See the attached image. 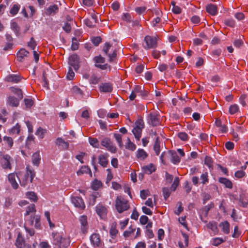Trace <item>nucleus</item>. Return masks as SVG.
I'll return each mask as SVG.
<instances>
[{
    "instance_id": "1",
    "label": "nucleus",
    "mask_w": 248,
    "mask_h": 248,
    "mask_svg": "<svg viewBox=\"0 0 248 248\" xmlns=\"http://www.w3.org/2000/svg\"><path fill=\"white\" fill-rule=\"evenodd\" d=\"M30 175V182L31 183L34 177L35 176V172L34 170H32L30 166H28L26 167V175L25 176L26 180L21 181L20 180L18 176L16 175L15 173H11L8 176V179L9 183L11 184L12 187L16 189L18 187V184H17L16 177V176L17 177L19 181V183L22 186H25L27 183V179L28 178V176Z\"/></svg>"
},
{
    "instance_id": "2",
    "label": "nucleus",
    "mask_w": 248,
    "mask_h": 248,
    "mask_svg": "<svg viewBox=\"0 0 248 248\" xmlns=\"http://www.w3.org/2000/svg\"><path fill=\"white\" fill-rule=\"evenodd\" d=\"M53 241L54 245L58 246L60 248L67 247L70 243V240L68 237L63 236L59 232L52 233Z\"/></svg>"
},
{
    "instance_id": "3",
    "label": "nucleus",
    "mask_w": 248,
    "mask_h": 248,
    "mask_svg": "<svg viewBox=\"0 0 248 248\" xmlns=\"http://www.w3.org/2000/svg\"><path fill=\"white\" fill-rule=\"evenodd\" d=\"M130 208L128 201L121 196L117 197L115 200V208L119 213L128 210Z\"/></svg>"
},
{
    "instance_id": "4",
    "label": "nucleus",
    "mask_w": 248,
    "mask_h": 248,
    "mask_svg": "<svg viewBox=\"0 0 248 248\" xmlns=\"http://www.w3.org/2000/svg\"><path fill=\"white\" fill-rule=\"evenodd\" d=\"M36 213L35 206L34 204H31L28 206L24 215L25 217L26 224L30 225H33V219L32 217L35 215Z\"/></svg>"
},
{
    "instance_id": "5",
    "label": "nucleus",
    "mask_w": 248,
    "mask_h": 248,
    "mask_svg": "<svg viewBox=\"0 0 248 248\" xmlns=\"http://www.w3.org/2000/svg\"><path fill=\"white\" fill-rule=\"evenodd\" d=\"M157 37L146 36L143 43V46L146 49L155 48L157 46Z\"/></svg>"
},
{
    "instance_id": "6",
    "label": "nucleus",
    "mask_w": 248,
    "mask_h": 248,
    "mask_svg": "<svg viewBox=\"0 0 248 248\" xmlns=\"http://www.w3.org/2000/svg\"><path fill=\"white\" fill-rule=\"evenodd\" d=\"M105 53L107 55L110 62H113L116 57V49L109 43H106L103 49Z\"/></svg>"
},
{
    "instance_id": "7",
    "label": "nucleus",
    "mask_w": 248,
    "mask_h": 248,
    "mask_svg": "<svg viewBox=\"0 0 248 248\" xmlns=\"http://www.w3.org/2000/svg\"><path fill=\"white\" fill-rule=\"evenodd\" d=\"M101 144L102 146L105 147L111 153H115L116 152L117 148L116 146L113 144L109 138H103L101 141Z\"/></svg>"
},
{
    "instance_id": "8",
    "label": "nucleus",
    "mask_w": 248,
    "mask_h": 248,
    "mask_svg": "<svg viewBox=\"0 0 248 248\" xmlns=\"http://www.w3.org/2000/svg\"><path fill=\"white\" fill-rule=\"evenodd\" d=\"M12 158L8 155H4L0 159V165L2 168L5 170H11L12 169L11 162Z\"/></svg>"
},
{
    "instance_id": "9",
    "label": "nucleus",
    "mask_w": 248,
    "mask_h": 248,
    "mask_svg": "<svg viewBox=\"0 0 248 248\" xmlns=\"http://www.w3.org/2000/svg\"><path fill=\"white\" fill-rule=\"evenodd\" d=\"M96 214L99 216L101 219H105L107 217L108 213L107 208L102 204H98L95 207Z\"/></svg>"
},
{
    "instance_id": "10",
    "label": "nucleus",
    "mask_w": 248,
    "mask_h": 248,
    "mask_svg": "<svg viewBox=\"0 0 248 248\" xmlns=\"http://www.w3.org/2000/svg\"><path fill=\"white\" fill-rule=\"evenodd\" d=\"M148 121L150 124L156 126L160 124V116L156 112H151L148 116Z\"/></svg>"
},
{
    "instance_id": "11",
    "label": "nucleus",
    "mask_w": 248,
    "mask_h": 248,
    "mask_svg": "<svg viewBox=\"0 0 248 248\" xmlns=\"http://www.w3.org/2000/svg\"><path fill=\"white\" fill-rule=\"evenodd\" d=\"M90 240L94 248H103V244L99 234L93 233L90 237Z\"/></svg>"
},
{
    "instance_id": "12",
    "label": "nucleus",
    "mask_w": 248,
    "mask_h": 248,
    "mask_svg": "<svg viewBox=\"0 0 248 248\" xmlns=\"http://www.w3.org/2000/svg\"><path fill=\"white\" fill-rule=\"evenodd\" d=\"M79 57L76 54L71 55L69 58V64L76 70L79 68Z\"/></svg>"
},
{
    "instance_id": "13",
    "label": "nucleus",
    "mask_w": 248,
    "mask_h": 248,
    "mask_svg": "<svg viewBox=\"0 0 248 248\" xmlns=\"http://www.w3.org/2000/svg\"><path fill=\"white\" fill-rule=\"evenodd\" d=\"M94 61L95 63V66L98 67L102 70L106 69L108 67L107 64H102V63H104L105 62V59L99 55L98 56H96L94 58Z\"/></svg>"
},
{
    "instance_id": "14",
    "label": "nucleus",
    "mask_w": 248,
    "mask_h": 248,
    "mask_svg": "<svg viewBox=\"0 0 248 248\" xmlns=\"http://www.w3.org/2000/svg\"><path fill=\"white\" fill-rule=\"evenodd\" d=\"M72 202L75 206L81 209H83L85 207L83 199L79 197H73L71 199Z\"/></svg>"
},
{
    "instance_id": "15",
    "label": "nucleus",
    "mask_w": 248,
    "mask_h": 248,
    "mask_svg": "<svg viewBox=\"0 0 248 248\" xmlns=\"http://www.w3.org/2000/svg\"><path fill=\"white\" fill-rule=\"evenodd\" d=\"M79 221L81 224V230L83 233H85L88 229V223L87 217L86 216L83 215L79 217Z\"/></svg>"
},
{
    "instance_id": "16",
    "label": "nucleus",
    "mask_w": 248,
    "mask_h": 248,
    "mask_svg": "<svg viewBox=\"0 0 248 248\" xmlns=\"http://www.w3.org/2000/svg\"><path fill=\"white\" fill-rule=\"evenodd\" d=\"M215 124L220 133H226L228 132L227 126L225 124H223L220 119H216Z\"/></svg>"
},
{
    "instance_id": "17",
    "label": "nucleus",
    "mask_w": 248,
    "mask_h": 248,
    "mask_svg": "<svg viewBox=\"0 0 248 248\" xmlns=\"http://www.w3.org/2000/svg\"><path fill=\"white\" fill-rule=\"evenodd\" d=\"M118 233V231L116 229V225H112L109 230V234L111 236V239L110 241L111 243H115L117 241V236Z\"/></svg>"
},
{
    "instance_id": "18",
    "label": "nucleus",
    "mask_w": 248,
    "mask_h": 248,
    "mask_svg": "<svg viewBox=\"0 0 248 248\" xmlns=\"http://www.w3.org/2000/svg\"><path fill=\"white\" fill-rule=\"evenodd\" d=\"M3 145L5 146V148L7 150H10L11 149L14 144V141L13 139L8 136H4L3 137Z\"/></svg>"
},
{
    "instance_id": "19",
    "label": "nucleus",
    "mask_w": 248,
    "mask_h": 248,
    "mask_svg": "<svg viewBox=\"0 0 248 248\" xmlns=\"http://www.w3.org/2000/svg\"><path fill=\"white\" fill-rule=\"evenodd\" d=\"M218 182L222 184L226 188L232 189L233 187L232 182L226 178L220 177L218 179Z\"/></svg>"
},
{
    "instance_id": "20",
    "label": "nucleus",
    "mask_w": 248,
    "mask_h": 248,
    "mask_svg": "<svg viewBox=\"0 0 248 248\" xmlns=\"http://www.w3.org/2000/svg\"><path fill=\"white\" fill-rule=\"evenodd\" d=\"M206 227L208 229H210L214 235L218 234L219 230L217 228V224L216 222L210 221L206 224Z\"/></svg>"
},
{
    "instance_id": "21",
    "label": "nucleus",
    "mask_w": 248,
    "mask_h": 248,
    "mask_svg": "<svg viewBox=\"0 0 248 248\" xmlns=\"http://www.w3.org/2000/svg\"><path fill=\"white\" fill-rule=\"evenodd\" d=\"M142 171L146 174H150L156 170L155 166L152 163L142 167Z\"/></svg>"
},
{
    "instance_id": "22",
    "label": "nucleus",
    "mask_w": 248,
    "mask_h": 248,
    "mask_svg": "<svg viewBox=\"0 0 248 248\" xmlns=\"http://www.w3.org/2000/svg\"><path fill=\"white\" fill-rule=\"evenodd\" d=\"M108 154L100 155L98 156V160L99 164L103 167H106L108 164Z\"/></svg>"
},
{
    "instance_id": "23",
    "label": "nucleus",
    "mask_w": 248,
    "mask_h": 248,
    "mask_svg": "<svg viewBox=\"0 0 248 248\" xmlns=\"http://www.w3.org/2000/svg\"><path fill=\"white\" fill-rule=\"evenodd\" d=\"M99 90L102 92L110 93L112 90V86L109 83H103L100 85Z\"/></svg>"
},
{
    "instance_id": "24",
    "label": "nucleus",
    "mask_w": 248,
    "mask_h": 248,
    "mask_svg": "<svg viewBox=\"0 0 248 248\" xmlns=\"http://www.w3.org/2000/svg\"><path fill=\"white\" fill-rule=\"evenodd\" d=\"M206 11L212 16H215L218 13L217 6L213 4H208L206 6Z\"/></svg>"
},
{
    "instance_id": "25",
    "label": "nucleus",
    "mask_w": 248,
    "mask_h": 248,
    "mask_svg": "<svg viewBox=\"0 0 248 248\" xmlns=\"http://www.w3.org/2000/svg\"><path fill=\"white\" fill-rule=\"evenodd\" d=\"M147 156V153L142 149H139L136 152V156L140 160H143Z\"/></svg>"
},
{
    "instance_id": "26",
    "label": "nucleus",
    "mask_w": 248,
    "mask_h": 248,
    "mask_svg": "<svg viewBox=\"0 0 248 248\" xmlns=\"http://www.w3.org/2000/svg\"><path fill=\"white\" fill-rule=\"evenodd\" d=\"M16 245L18 248H22L25 246V241L20 232H19L18 234Z\"/></svg>"
},
{
    "instance_id": "27",
    "label": "nucleus",
    "mask_w": 248,
    "mask_h": 248,
    "mask_svg": "<svg viewBox=\"0 0 248 248\" xmlns=\"http://www.w3.org/2000/svg\"><path fill=\"white\" fill-rule=\"evenodd\" d=\"M21 79L20 76L18 75H10L6 78L7 81L14 83H18Z\"/></svg>"
},
{
    "instance_id": "28",
    "label": "nucleus",
    "mask_w": 248,
    "mask_h": 248,
    "mask_svg": "<svg viewBox=\"0 0 248 248\" xmlns=\"http://www.w3.org/2000/svg\"><path fill=\"white\" fill-rule=\"evenodd\" d=\"M29 52L24 48L21 49L17 53V59L19 61H22L23 59L28 56Z\"/></svg>"
},
{
    "instance_id": "29",
    "label": "nucleus",
    "mask_w": 248,
    "mask_h": 248,
    "mask_svg": "<svg viewBox=\"0 0 248 248\" xmlns=\"http://www.w3.org/2000/svg\"><path fill=\"white\" fill-rule=\"evenodd\" d=\"M229 112L231 115H236L240 112L239 107L237 104L231 105L229 108Z\"/></svg>"
},
{
    "instance_id": "30",
    "label": "nucleus",
    "mask_w": 248,
    "mask_h": 248,
    "mask_svg": "<svg viewBox=\"0 0 248 248\" xmlns=\"http://www.w3.org/2000/svg\"><path fill=\"white\" fill-rule=\"evenodd\" d=\"M219 226L222 228V232L225 234H228L230 232V224L227 221L220 223Z\"/></svg>"
},
{
    "instance_id": "31",
    "label": "nucleus",
    "mask_w": 248,
    "mask_h": 248,
    "mask_svg": "<svg viewBox=\"0 0 248 248\" xmlns=\"http://www.w3.org/2000/svg\"><path fill=\"white\" fill-rule=\"evenodd\" d=\"M136 231V228L131 225L128 229V230L125 231L124 232V236L125 238H128L130 237H132L135 231Z\"/></svg>"
},
{
    "instance_id": "32",
    "label": "nucleus",
    "mask_w": 248,
    "mask_h": 248,
    "mask_svg": "<svg viewBox=\"0 0 248 248\" xmlns=\"http://www.w3.org/2000/svg\"><path fill=\"white\" fill-rule=\"evenodd\" d=\"M56 144L58 146H62L63 150H66L69 147V143L61 138H58L56 140Z\"/></svg>"
},
{
    "instance_id": "33",
    "label": "nucleus",
    "mask_w": 248,
    "mask_h": 248,
    "mask_svg": "<svg viewBox=\"0 0 248 248\" xmlns=\"http://www.w3.org/2000/svg\"><path fill=\"white\" fill-rule=\"evenodd\" d=\"M171 153V151H168L167 152H163L161 155L160 159L162 164L166 165V161L170 157Z\"/></svg>"
},
{
    "instance_id": "34",
    "label": "nucleus",
    "mask_w": 248,
    "mask_h": 248,
    "mask_svg": "<svg viewBox=\"0 0 248 248\" xmlns=\"http://www.w3.org/2000/svg\"><path fill=\"white\" fill-rule=\"evenodd\" d=\"M183 237L184 238V244L182 242L180 241L179 242V246L180 248H186L188 244V235L184 232H182Z\"/></svg>"
},
{
    "instance_id": "35",
    "label": "nucleus",
    "mask_w": 248,
    "mask_h": 248,
    "mask_svg": "<svg viewBox=\"0 0 248 248\" xmlns=\"http://www.w3.org/2000/svg\"><path fill=\"white\" fill-rule=\"evenodd\" d=\"M41 160V157L39 152L34 153L32 156V162L34 165L38 166Z\"/></svg>"
},
{
    "instance_id": "36",
    "label": "nucleus",
    "mask_w": 248,
    "mask_h": 248,
    "mask_svg": "<svg viewBox=\"0 0 248 248\" xmlns=\"http://www.w3.org/2000/svg\"><path fill=\"white\" fill-rule=\"evenodd\" d=\"M171 161L174 164H178L180 162V158L175 152L171 151Z\"/></svg>"
},
{
    "instance_id": "37",
    "label": "nucleus",
    "mask_w": 248,
    "mask_h": 248,
    "mask_svg": "<svg viewBox=\"0 0 248 248\" xmlns=\"http://www.w3.org/2000/svg\"><path fill=\"white\" fill-rule=\"evenodd\" d=\"M88 140L90 145L93 147L95 148H98L99 147V142L96 138L90 137Z\"/></svg>"
},
{
    "instance_id": "38",
    "label": "nucleus",
    "mask_w": 248,
    "mask_h": 248,
    "mask_svg": "<svg viewBox=\"0 0 248 248\" xmlns=\"http://www.w3.org/2000/svg\"><path fill=\"white\" fill-rule=\"evenodd\" d=\"M225 241V240L221 237H215L212 238L211 242L212 245L214 246H218Z\"/></svg>"
},
{
    "instance_id": "39",
    "label": "nucleus",
    "mask_w": 248,
    "mask_h": 248,
    "mask_svg": "<svg viewBox=\"0 0 248 248\" xmlns=\"http://www.w3.org/2000/svg\"><path fill=\"white\" fill-rule=\"evenodd\" d=\"M8 103L12 106L17 107L19 105V100L15 97L10 96L8 99Z\"/></svg>"
},
{
    "instance_id": "40",
    "label": "nucleus",
    "mask_w": 248,
    "mask_h": 248,
    "mask_svg": "<svg viewBox=\"0 0 248 248\" xmlns=\"http://www.w3.org/2000/svg\"><path fill=\"white\" fill-rule=\"evenodd\" d=\"M26 198L32 202H36L38 200L36 194L34 192H28L26 193Z\"/></svg>"
},
{
    "instance_id": "41",
    "label": "nucleus",
    "mask_w": 248,
    "mask_h": 248,
    "mask_svg": "<svg viewBox=\"0 0 248 248\" xmlns=\"http://www.w3.org/2000/svg\"><path fill=\"white\" fill-rule=\"evenodd\" d=\"M10 90L12 93L17 95L19 99H21L22 98L23 94L20 89L13 87L10 88Z\"/></svg>"
},
{
    "instance_id": "42",
    "label": "nucleus",
    "mask_w": 248,
    "mask_h": 248,
    "mask_svg": "<svg viewBox=\"0 0 248 248\" xmlns=\"http://www.w3.org/2000/svg\"><path fill=\"white\" fill-rule=\"evenodd\" d=\"M20 5L19 4H14L11 8L10 11V13L12 16H15V15H16L18 13V12L20 9Z\"/></svg>"
},
{
    "instance_id": "43",
    "label": "nucleus",
    "mask_w": 248,
    "mask_h": 248,
    "mask_svg": "<svg viewBox=\"0 0 248 248\" xmlns=\"http://www.w3.org/2000/svg\"><path fill=\"white\" fill-rule=\"evenodd\" d=\"M102 184L100 181L95 180L92 183V188L94 190H98L101 187Z\"/></svg>"
},
{
    "instance_id": "44",
    "label": "nucleus",
    "mask_w": 248,
    "mask_h": 248,
    "mask_svg": "<svg viewBox=\"0 0 248 248\" xmlns=\"http://www.w3.org/2000/svg\"><path fill=\"white\" fill-rule=\"evenodd\" d=\"M160 142L158 140V138H157L154 145V150L157 155H159L160 152Z\"/></svg>"
},
{
    "instance_id": "45",
    "label": "nucleus",
    "mask_w": 248,
    "mask_h": 248,
    "mask_svg": "<svg viewBox=\"0 0 248 248\" xmlns=\"http://www.w3.org/2000/svg\"><path fill=\"white\" fill-rule=\"evenodd\" d=\"M142 130L134 127L132 130V132L135 136V138L137 140H140Z\"/></svg>"
},
{
    "instance_id": "46",
    "label": "nucleus",
    "mask_w": 248,
    "mask_h": 248,
    "mask_svg": "<svg viewBox=\"0 0 248 248\" xmlns=\"http://www.w3.org/2000/svg\"><path fill=\"white\" fill-rule=\"evenodd\" d=\"M46 132V129H44L41 127H39L36 130L35 135L37 136L40 139H43L44 138V135Z\"/></svg>"
},
{
    "instance_id": "47",
    "label": "nucleus",
    "mask_w": 248,
    "mask_h": 248,
    "mask_svg": "<svg viewBox=\"0 0 248 248\" xmlns=\"http://www.w3.org/2000/svg\"><path fill=\"white\" fill-rule=\"evenodd\" d=\"M20 131V126L18 124H17L15 126H13L10 131L11 134H18Z\"/></svg>"
},
{
    "instance_id": "48",
    "label": "nucleus",
    "mask_w": 248,
    "mask_h": 248,
    "mask_svg": "<svg viewBox=\"0 0 248 248\" xmlns=\"http://www.w3.org/2000/svg\"><path fill=\"white\" fill-rule=\"evenodd\" d=\"M90 171V168L86 166H83L77 171V174L80 175L83 173H87Z\"/></svg>"
},
{
    "instance_id": "49",
    "label": "nucleus",
    "mask_w": 248,
    "mask_h": 248,
    "mask_svg": "<svg viewBox=\"0 0 248 248\" xmlns=\"http://www.w3.org/2000/svg\"><path fill=\"white\" fill-rule=\"evenodd\" d=\"M114 137L118 142L119 147L120 148H122L123 146V144L122 141V135L118 133H115L114 134Z\"/></svg>"
},
{
    "instance_id": "50",
    "label": "nucleus",
    "mask_w": 248,
    "mask_h": 248,
    "mask_svg": "<svg viewBox=\"0 0 248 248\" xmlns=\"http://www.w3.org/2000/svg\"><path fill=\"white\" fill-rule=\"evenodd\" d=\"M200 178L202 180V183L203 185H205V184L208 183L209 182L208 172H205L202 173L201 175Z\"/></svg>"
},
{
    "instance_id": "51",
    "label": "nucleus",
    "mask_w": 248,
    "mask_h": 248,
    "mask_svg": "<svg viewBox=\"0 0 248 248\" xmlns=\"http://www.w3.org/2000/svg\"><path fill=\"white\" fill-rule=\"evenodd\" d=\"M125 148L127 149L134 151L136 148V146L132 142L129 138H127V142L125 145Z\"/></svg>"
},
{
    "instance_id": "52",
    "label": "nucleus",
    "mask_w": 248,
    "mask_h": 248,
    "mask_svg": "<svg viewBox=\"0 0 248 248\" xmlns=\"http://www.w3.org/2000/svg\"><path fill=\"white\" fill-rule=\"evenodd\" d=\"M32 219H33V222L34 220H35V225L34 226L36 228H39L40 227V217L38 216L34 215L32 217Z\"/></svg>"
},
{
    "instance_id": "53",
    "label": "nucleus",
    "mask_w": 248,
    "mask_h": 248,
    "mask_svg": "<svg viewBox=\"0 0 248 248\" xmlns=\"http://www.w3.org/2000/svg\"><path fill=\"white\" fill-rule=\"evenodd\" d=\"M58 10V7L56 5L49 6L47 9V12L49 15L56 13Z\"/></svg>"
},
{
    "instance_id": "54",
    "label": "nucleus",
    "mask_w": 248,
    "mask_h": 248,
    "mask_svg": "<svg viewBox=\"0 0 248 248\" xmlns=\"http://www.w3.org/2000/svg\"><path fill=\"white\" fill-rule=\"evenodd\" d=\"M75 74L73 71L72 67H69L68 73L67 74L66 78L68 80H73L75 77Z\"/></svg>"
},
{
    "instance_id": "55",
    "label": "nucleus",
    "mask_w": 248,
    "mask_h": 248,
    "mask_svg": "<svg viewBox=\"0 0 248 248\" xmlns=\"http://www.w3.org/2000/svg\"><path fill=\"white\" fill-rule=\"evenodd\" d=\"M178 137L183 141H187L189 138L188 135L184 132H179L178 134Z\"/></svg>"
},
{
    "instance_id": "56",
    "label": "nucleus",
    "mask_w": 248,
    "mask_h": 248,
    "mask_svg": "<svg viewBox=\"0 0 248 248\" xmlns=\"http://www.w3.org/2000/svg\"><path fill=\"white\" fill-rule=\"evenodd\" d=\"M144 127V122L142 120H138L135 123V127L139 128L142 130Z\"/></svg>"
},
{
    "instance_id": "57",
    "label": "nucleus",
    "mask_w": 248,
    "mask_h": 248,
    "mask_svg": "<svg viewBox=\"0 0 248 248\" xmlns=\"http://www.w3.org/2000/svg\"><path fill=\"white\" fill-rule=\"evenodd\" d=\"M213 160L212 158L209 156H206L204 159V163L209 168H211L213 166Z\"/></svg>"
},
{
    "instance_id": "58",
    "label": "nucleus",
    "mask_w": 248,
    "mask_h": 248,
    "mask_svg": "<svg viewBox=\"0 0 248 248\" xmlns=\"http://www.w3.org/2000/svg\"><path fill=\"white\" fill-rule=\"evenodd\" d=\"M246 175V172L242 170L236 171L234 173V176L237 179H240L244 177Z\"/></svg>"
},
{
    "instance_id": "59",
    "label": "nucleus",
    "mask_w": 248,
    "mask_h": 248,
    "mask_svg": "<svg viewBox=\"0 0 248 248\" xmlns=\"http://www.w3.org/2000/svg\"><path fill=\"white\" fill-rule=\"evenodd\" d=\"M99 81V78H98L96 75H93L90 78V82L91 84H96Z\"/></svg>"
},
{
    "instance_id": "60",
    "label": "nucleus",
    "mask_w": 248,
    "mask_h": 248,
    "mask_svg": "<svg viewBox=\"0 0 248 248\" xmlns=\"http://www.w3.org/2000/svg\"><path fill=\"white\" fill-rule=\"evenodd\" d=\"M179 184V179L178 178V177H176L175 179H174V180L173 182V184H172L171 186V189L173 191H175V189H176L177 187L178 186Z\"/></svg>"
},
{
    "instance_id": "61",
    "label": "nucleus",
    "mask_w": 248,
    "mask_h": 248,
    "mask_svg": "<svg viewBox=\"0 0 248 248\" xmlns=\"http://www.w3.org/2000/svg\"><path fill=\"white\" fill-rule=\"evenodd\" d=\"M122 19L123 20L128 22H130L132 20V17L130 14L124 13L122 16Z\"/></svg>"
},
{
    "instance_id": "62",
    "label": "nucleus",
    "mask_w": 248,
    "mask_h": 248,
    "mask_svg": "<svg viewBox=\"0 0 248 248\" xmlns=\"http://www.w3.org/2000/svg\"><path fill=\"white\" fill-rule=\"evenodd\" d=\"M171 11L175 14H180L182 12V9L177 5H173V7H172Z\"/></svg>"
},
{
    "instance_id": "63",
    "label": "nucleus",
    "mask_w": 248,
    "mask_h": 248,
    "mask_svg": "<svg viewBox=\"0 0 248 248\" xmlns=\"http://www.w3.org/2000/svg\"><path fill=\"white\" fill-rule=\"evenodd\" d=\"M25 105L27 108H30L33 104V101L31 99L25 98L24 99Z\"/></svg>"
},
{
    "instance_id": "64",
    "label": "nucleus",
    "mask_w": 248,
    "mask_h": 248,
    "mask_svg": "<svg viewBox=\"0 0 248 248\" xmlns=\"http://www.w3.org/2000/svg\"><path fill=\"white\" fill-rule=\"evenodd\" d=\"M149 195V191L148 190H142L140 191V196L143 200L146 199Z\"/></svg>"
}]
</instances>
